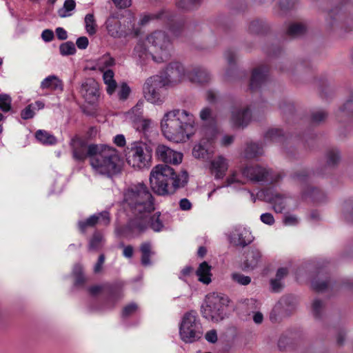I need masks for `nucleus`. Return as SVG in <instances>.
Returning <instances> with one entry per match:
<instances>
[{"instance_id":"nucleus-38","label":"nucleus","mask_w":353,"mask_h":353,"mask_svg":"<svg viewBox=\"0 0 353 353\" xmlns=\"http://www.w3.org/2000/svg\"><path fill=\"white\" fill-rule=\"evenodd\" d=\"M103 238L101 234H94L90 243V250H98L103 245Z\"/></svg>"},{"instance_id":"nucleus-62","label":"nucleus","mask_w":353,"mask_h":353,"mask_svg":"<svg viewBox=\"0 0 353 353\" xmlns=\"http://www.w3.org/2000/svg\"><path fill=\"white\" fill-rule=\"evenodd\" d=\"M133 248L131 245H128L123 248V256L126 258H131L133 255Z\"/></svg>"},{"instance_id":"nucleus-43","label":"nucleus","mask_w":353,"mask_h":353,"mask_svg":"<svg viewBox=\"0 0 353 353\" xmlns=\"http://www.w3.org/2000/svg\"><path fill=\"white\" fill-rule=\"evenodd\" d=\"M263 80V76L262 73L259 70L254 71L250 83L251 88L253 89L255 86H256L259 82L262 81Z\"/></svg>"},{"instance_id":"nucleus-49","label":"nucleus","mask_w":353,"mask_h":353,"mask_svg":"<svg viewBox=\"0 0 353 353\" xmlns=\"http://www.w3.org/2000/svg\"><path fill=\"white\" fill-rule=\"evenodd\" d=\"M327 117V114L323 111H319L313 114L312 120L314 122L319 123L323 121Z\"/></svg>"},{"instance_id":"nucleus-17","label":"nucleus","mask_w":353,"mask_h":353,"mask_svg":"<svg viewBox=\"0 0 353 353\" xmlns=\"http://www.w3.org/2000/svg\"><path fill=\"white\" fill-rule=\"evenodd\" d=\"M110 223V215L108 212H103L90 216L86 221L79 222V225L82 231H84L88 226H94L97 223L107 225Z\"/></svg>"},{"instance_id":"nucleus-10","label":"nucleus","mask_w":353,"mask_h":353,"mask_svg":"<svg viewBox=\"0 0 353 353\" xmlns=\"http://www.w3.org/2000/svg\"><path fill=\"white\" fill-rule=\"evenodd\" d=\"M155 152L158 159L165 163L178 165L182 162L183 154L165 145H158Z\"/></svg>"},{"instance_id":"nucleus-34","label":"nucleus","mask_w":353,"mask_h":353,"mask_svg":"<svg viewBox=\"0 0 353 353\" xmlns=\"http://www.w3.org/2000/svg\"><path fill=\"white\" fill-rule=\"evenodd\" d=\"M11 97L6 94H0V109L3 112H8L11 109Z\"/></svg>"},{"instance_id":"nucleus-37","label":"nucleus","mask_w":353,"mask_h":353,"mask_svg":"<svg viewBox=\"0 0 353 353\" xmlns=\"http://www.w3.org/2000/svg\"><path fill=\"white\" fill-rule=\"evenodd\" d=\"M130 93V88L126 83H122L118 89L117 97L119 100L125 101Z\"/></svg>"},{"instance_id":"nucleus-41","label":"nucleus","mask_w":353,"mask_h":353,"mask_svg":"<svg viewBox=\"0 0 353 353\" xmlns=\"http://www.w3.org/2000/svg\"><path fill=\"white\" fill-rule=\"evenodd\" d=\"M82 272V268L79 265H77L74 268V274L76 276L75 279V284L79 285L84 282V278L81 274Z\"/></svg>"},{"instance_id":"nucleus-51","label":"nucleus","mask_w":353,"mask_h":353,"mask_svg":"<svg viewBox=\"0 0 353 353\" xmlns=\"http://www.w3.org/2000/svg\"><path fill=\"white\" fill-rule=\"evenodd\" d=\"M165 14L164 11L159 12L157 14H150V15H145L143 17L141 20L142 23H145L150 21V19H153L154 18L157 19H161L163 17V15Z\"/></svg>"},{"instance_id":"nucleus-32","label":"nucleus","mask_w":353,"mask_h":353,"mask_svg":"<svg viewBox=\"0 0 353 353\" xmlns=\"http://www.w3.org/2000/svg\"><path fill=\"white\" fill-rule=\"evenodd\" d=\"M305 32V27L303 24L295 23L291 25L288 30V34L292 37H297Z\"/></svg>"},{"instance_id":"nucleus-45","label":"nucleus","mask_w":353,"mask_h":353,"mask_svg":"<svg viewBox=\"0 0 353 353\" xmlns=\"http://www.w3.org/2000/svg\"><path fill=\"white\" fill-rule=\"evenodd\" d=\"M312 286L315 290L321 292L327 288V283L325 281L320 282L319 281H313L312 283Z\"/></svg>"},{"instance_id":"nucleus-14","label":"nucleus","mask_w":353,"mask_h":353,"mask_svg":"<svg viewBox=\"0 0 353 353\" xmlns=\"http://www.w3.org/2000/svg\"><path fill=\"white\" fill-rule=\"evenodd\" d=\"M228 167V161L219 156L210 162V170L216 179H221L225 176Z\"/></svg>"},{"instance_id":"nucleus-15","label":"nucleus","mask_w":353,"mask_h":353,"mask_svg":"<svg viewBox=\"0 0 353 353\" xmlns=\"http://www.w3.org/2000/svg\"><path fill=\"white\" fill-rule=\"evenodd\" d=\"M230 243L236 246L245 247L252 242V236L249 230L239 228L234 229L230 237Z\"/></svg>"},{"instance_id":"nucleus-31","label":"nucleus","mask_w":353,"mask_h":353,"mask_svg":"<svg viewBox=\"0 0 353 353\" xmlns=\"http://www.w3.org/2000/svg\"><path fill=\"white\" fill-rule=\"evenodd\" d=\"M59 51L61 55L68 56L74 54L76 52V48L72 42L68 41L60 45Z\"/></svg>"},{"instance_id":"nucleus-2","label":"nucleus","mask_w":353,"mask_h":353,"mask_svg":"<svg viewBox=\"0 0 353 353\" xmlns=\"http://www.w3.org/2000/svg\"><path fill=\"white\" fill-rule=\"evenodd\" d=\"M161 129L168 141L185 142L195 133L194 117L183 109L168 111L161 120Z\"/></svg>"},{"instance_id":"nucleus-64","label":"nucleus","mask_w":353,"mask_h":353,"mask_svg":"<svg viewBox=\"0 0 353 353\" xmlns=\"http://www.w3.org/2000/svg\"><path fill=\"white\" fill-rule=\"evenodd\" d=\"M339 155L336 154H331L328 157L327 163L330 165H334L339 160Z\"/></svg>"},{"instance_id":"nucleus-42","label":"nucleus","mask_w":353,"mask_h":353,"mask_svg":"<svg viewBox=\"0 0 353 353\" xmlns=\"http://www.w3.org/2000/svg\"><path fill=\"white\" fill-rule=\"evenodd\" d=\"M246 154L249 157H254L261 154L259 145L256 143H251L246 148Z\"/></svg>"},{"instance_id":"nucleus-44","label":"nucleus","mask_w":353,"mask_h":353,"mask_svg":"<svg viewBox=\"0 0 353 353\" xmlns=\"http://www.w3.org/2000/svg\"><path fill=\"white\" fill-rule=\"evenodd\" d=\"M137 308L138 307L135 303H130L123 308L122 314L123 316H128L134 314L137 310Z\"/></svg>"},{"instance_id":"nucleus-26","label":"nucleus","mask_w":353,"mask_h":353,"mask_svg":"<svg viewBox=\"0 0 353 353\" xmlns=\"http://www.w3.org/2000/svg\"><path fill=\"white\" fill-rule=\"evenodd\" d=\"M261 259V253L257 250H250L246 254L245 266L247 268L253 269L258 265Z\"/></svg>"},{"instance_id":"nucleus-7","label":"nucleus","mask_w":353,"mask_h":353,"mask_svg":"<svg viewBox=\"0 0 353 353\" xmlns=\"http://www.w3.org/2000/svg\"><path fill=\"white\" fill-rule=\"evenodd\" d=\"M228 303V297L215 292L208 294L202 305L204 318L212 321L223 319L224 309Z\"/></svg>"},{"instance_id":"nucleus-59","label":"nucleus","mask_w":353,"mask_h":353,"mask_svg":"<svg viewBox=\"0 0 353 353\" xmlns=\"http://www.w3.org/2000/svg\"><path fill=\"white\" fill-rule=\"evenodd\" d=\"M104 261H105L104 255L103 254H101L99 256V257L98 262L94 265V270L95 272H99L101 271V268H102V265L103 264Z\"/></svg>"},{"instance_id":"nucleus-50","label":"nucleus","mask_w":353,"mask_h":353,"mask_svg":"<svg viewBox=\"0 0 353 353\" xmlns=\"http://www.w3.org/2000/svg\"><path fill=\"white\" fill-rule=\"evenodd\" d=\"M41 37L45 41L49 42L53 39L54 33L52 30L46 29L42 32Z\"/></svg>"},{"instance_id":"nucleus-53","label":"nucleus","mask_w":353,"mask_h":353,"mask_svg":"<svg viewBox=\"0 0 353 353\" xmlns=\"http://www.w3.org/2000/svg\"><path fill=\"white\" fill-rule=\"evenodd\" d=\"M112 1L119 8H128L131 5V0H112Z\"/></svg>"},{"instance_id":"nucleus-35","label":"nucleus","mask_w":353,"mask_h":353,"mask_svg":"<svg viewBox=\"0 0 353 353\" xmlns=\"http://www.w3.org/2000/svg\"><path fill=\"white\" fill-rule=\"evenodd\" d=\"M153 122L150 119L141 118L137 122V129L144 132H149L152 128Z\"/></svg>"},{"instance_id":"nucleus-61","label":"nucleus","mask_w":353,"mask_h":353,"mask_svg":"<svg viewBox=\"0 0 353 353\" xmlns=\"http://www.w3.org/2000/svg\"><path fill=\"white\" fill-rule=\"evenodd\" d=\"M140 249L142 254H151V246L149 243H143Z\"/></svg>"},{"instance_id":"nucleus-4","label":"nucleus","mask_w":353,"mask_h":353,"mask_svg":"<svg viewBox=\"0 0 353 353\" xmlns=\"http://www.w3.org/2000/svg\"><path fill=\"white\" fill-rule=\"evenodd\" d=\"M172 43L161 31L154 32L139 41L134 48L135 54L141 59L152 57L157 63L167 61L170 56Z\"/></svg>"},{"instance_id":"nucleus-48","label":"nucleus","mask_w":353,"mask_h":353,"mask_svg":"<svg viewBox=\"0 0 353 353\" xmlns=\"http://www.w3.org/2000/svg\"><path fill=\"white\" fill-rule=\"evenodd\" d=\"M89 41L86 37H81L76 41L77 46L79 49H85L88 46Z\"/></svg>"},{"instance_id":"nucleus-20","label":"nucleus","mask_w":353,"mask_h":353,"mask_svg":"<svg viewBox=\"0 0 353 353\" xmlns=\"http://www.w3.org/2000/svg\"><path fill=\"white\" fill-rule=\"evenodd\" d=\"M211 269V266L207 262L201 263L196 271L198 280L204 284H209L212 281Z\"/></svg>"},{"instance_id":"nucleus-19","label":"nucleus","mask_w":353,"mask_h":353,"mask_svg":"<svg viewBox=\"0 0 353 353\" xmlns=\"http://www.w3.org/2000/svg\"><path fill=\"white\" fill-rule=\"evenodd\" d=\"M41 88L48 90H62L63 83L61 80L55 75H50L45 78L41 83Z\"/></svg>"},{"instance_id":"nucleus-13","label":"nucleus","mask_w":353,"mask_h":353,"mask_svg":"<svg viewBox=\"0 0 353 353\" xmlns=\"http://www.w3.org/2000/svg\"><path fill=\"white\" fill-rule=\"evenodd\" d=\"M242 174L252 181L259 182L268 180L269 172L265 168L259 165H252L245 168Z\"/></svg>"},{"instance_id":"nucleus-8","label":"nucleus","mask_w":353,"mask_h":353,"mask_svg":"<svg viewBox=\"0 0 353 353\" xmlns=\"http://www.w3.org/2000/svg\"><path fill=\"white\" fill-rule=\"evenodd\" d=\"M126 160L130 166L141 170L150 165L151 154L145 146L136 143L128 151Z\"/></svg>"},{"instance_id":"nucleus-54","label":"nucleus","mask_w":353,"mask_h":353,"mask_svg":"<svg viewBox=\"0 0 353 353\" xmlns=\"http://www.w3.org/2000/svg\"><path fill=\"white\" fill-rule=\"evenodd\" d=\"M205 339L210 343H215L217 341V334L215 330L208 332L205 334Z\"/></svg>"},{"instance_id":"nucleus-29","label":"nucleus","mask_w":353,"mask_h":353,"mask_svg":"<svg viewBox=\"0 0 353 353\" xmlns=\"http://www.w3.org/2000/svg\"><path fill=\"white\" fill-rule=\"evenodd\" d=\"M76 3L74 0H65L63 6L58 10V14L61 18L68 17L72 15V11L74 10Z\"/></svg>"},{"instance_id":"nucleus-40","label":"nucleus","mask_w":353,"mask_h":353,"mask_svg":"<svg viewBox=\"0 0 353 353\" xmlns=\"http://www.w3.org/2000/svg\"><path fill=\"white\" fill-rule=\"evenodd\" d=\"M34 116L33 104L28 105L25 109L21 112V117L23 119H32Z\"/></svg>"},{"instance_id":"nucleus-22","label":"nucleus","mask_w":353,"mask_h":353,"mask_svg":"<svg viewBox=\"0 0 353 353\" xmlns=\"http://www.w3.org/2000/svg\"><path fill=\"white\" fill-rule=\"evenodd\" d=\"M106 28L109 34L114 38L122 37L123 32L121 29V23L114 17L109 18L106 21Z\"/></svg>"},{"instance_id":"nucleus-1","label":"nucleus","mask_w":353,"mask_h":353,"mask_svg":"<svg viewBox=\"0 0 353 353\" xmlns=\"http://www.w3.org/2000/svg\"><path fill=\"white\" fill-rule=\"evenodd\" d=\"M74 157L83 160L88 157L93 171L97 174L111 176L118 174L121 168V159L119 152L105 145H90L87 154L74 150Z\"/></svg>"},{"instance_id":"nucleus-58","label":"nucleus","mask_w":353,"mask_h":353,"mask_svg":"<svg viewBox=\"0 0 353 353\" xmlns=\"http://www.w3.org/2000/svg\"><path fill=\"white\" fill-rule=\"evenodd\" d=\"M281 279H275L271 281L272 288L274 292H279L282 288Z\"/></svg>"},{"instance_id":"nucleus-16","label":"nucleus","mask_w":353,"mask_h":353,"mask_svg":"<svg viewBox=\"0 0 353 353\" xmlns=\"http://www.w3.org/2000/svg\"><path fill=\"white\" fill-rule=\"evenodd\" d=\"M81 93L88 103H94L99 97L97 83L94 80L87 81L82 84Z\"/></svg>"},{"instance_id":"nucleus-30","label":"nucleus","mask_w":353,"mask_h":353,"mask_svg":"<svg viewBox=\"0 0 353 353\" xmlns=\"http://www.w3.org/2000/svg\"><path fill=\"white\" fill-rule=\"evenodd\" d=\"M85 28L89 35H94L97 32V25L93 14H88L85 17Z\"/></svg>"},{"instance_id":"nucleus-56","label":"nucleus","mask_w":353,"mask_h":353,"mask_svg":"<svg viewBox=\"0 0 353 353\" xmlns=\"http://www.w3.org/2000/svg\"><path fill=\"white\" fill-rule=\"evenodd\" d=\"M55 32L57 38L60 40H65L68 37L67 32L63 28H57Z\"/></svg>"},{"instance_id":"nucleus-60","label":"nucleus","mask_w":353,"mask_h":353,"mask_svg":"<svg viewBox=\"0 0 353 353\" xmlns=\"http://www.w3.org/2000/svg\"><path fill=\"white\" fill-rule=\"evenodd\" d=\"M211 116V110L208 108H205L200 112V117L202 120H207Z\"/></svg>"},{"instance_id":"nucleus-57","label":"nucleus","mask_w":353,"mask_h":353,"mask_svg":"<svg viewBox=\"0 0 353 353\" xmlns=\"http://www.w3.org/2000/svg\"><path fill=\"white\" fill-rule=\"evenodd\" d=\"M284 223L287 225H292L298 223V219L294 216L288 215L285 216Z\"/></svg>"},{"instance_id":"nucleus-21","label":"nucleus","mask_w":353,"mask_h":353,"mask_svg":"<svg viewBox=\"0 0 353 353\" xmlns=\"http://www.w3.org/2000/svg\"><path fill=\"white\" fill-rule=\"evenodd\" d=\"M188 79L194 83H205L209 79L210 76L206 70L203 68H195L188 73Z\"/></svg>"},{"instance_id":"nucleus-52","label":"nucleus","mask_w":353,"mask_h":353,"mask_svg":"<svg viewBox=\"0 0 353 353\" xmlns=\"http://www.w3.org/2000/svg\"><path fill=\"white\" fill-rule=\"evenodd\" d=\"M113 141L114 144L119 147H123L126 143L125 137L123 134H117L115 136Z\"/></svg>"},{"instance_id":"nucleus-3","label":"nucleus","mask_w":353,"mask_h":353,"mask_svg":"<svg viewBox=\"0 0 353 353\" xmlns=\"http://www.w3.org/2000/svg\"><path fill=\"white\" fill-rule=\"evenodd\" d=\"M188 181L187 172L176 174L168 165L158 164L150 171L149 181L152 190L157 194L165 196L174 194L184 187Z\"/></svg>"},{"instance_id":"nucleus-27","label":"nucleus","mask_w":353,"mask_h":353,"mask_svg":"<svg viewBox=\"0 0 353 353\" xmlns=\"http://www.w3.org/2000/svg\"><path fill=\"white\" fill-rule=\"evenodd\" d=\"M35 136L37 140L43 144L53 145L57 142V139L52 134L45 130H37Z\"/></svg>"},{"instance_id":"nucleus-5","label":"nucleus","mask_w":353,"mask_h":353,"mask_svg":"<svg viewBox=\"0 0 353 353\" xmlns=\"http://www.w3.org/2000/svg\"><path fill=\"white\" fill-rule=\"evenodd\" d=\"M124 201L136 214L150 212L154 209L152 196L143 183L130 186L125 192Z\"/></svg>"},{"instance_id":"nucleus-25","label":"nucleus","mask_w":353,"mask_h":353,"mask_svg":"<svg viewBox=\"0 0 353 353\" xmlns=\"http://www.w3.org/2000/svg\"><path fill=\"white\" fill-rule=\"evenodd\" d=\"M242 176L235 170L230 171L223 187L239 188L244 184Z\"/></svg>"},{"instance_id":"nucleus-39","label":"nucleus","mask_w":353,"mask_h":353,"mask_svg":"<svg viewBox=\"0 0 353 353\" xmlns=\"http://www.w3.org/2000/svg\"><path fill=\"white\" fill-rule=\"evenodd\" d=\"M197 1L198 0H179L176 5L179 8L190 10L196 6Z\"/></svg>"},{"instance_id":"nucleus-9","label":"nucleus","mask_w":353,"mask_h":353,"mask_svg":"<svg viewBox=\"0 0 353 353\" xmlns=\"http://www.w3.org/2000/svg\"><path fill=\"white\" fill-rule=\"evenodd\" d=\"M165 85V81L161 76L156 75L149 78L143 86L145 98L152 103L161 102L159 89Z\"/></svg>"},{"instance_id":"nucleus-24","label":"nucleus","mask_w":353,"mask_h":353,"mask_svg":"<svg viewBox=\"0 0 353 353\" xmlns=\"http://www.w3.org/2000/svg\"><path fill=\"white\" fill-rule=\"evenodd\" d=\"M115 64L114 59L108 54L99 57L95 64V69L104 72Z\"/></svg>"},{"instance_id":"nucleus-36","label":"nucleus","mask_w":353,"mask_h":353,"mask_svg":"<svg viewBox=\"0 0 353 353\" xmlns=\"http://www.w3.org/2000/svg\"><path fill=\"white\" fill-rule=\"evenodd\" d=\"M273 208L276 212H281L285 206V200L279 194L272 199Z\"/></svg>"},{"instance_id":"nucleus-63","label":"nucleus","mask_w":353,"mask_h":353,"mask_svg":"<svg viewBox=\"0 0 353 353\" xmlns=\"http://www.w3.org/2000/svg\"><path fill=\"white\" fill-rule=\"evenodd\" d=\"M288 273V269L285 268H279L277 270L276 278L278 279H282Z\"/></svg>"},{"instance_id":"nucleus-46","label":"nucleus","mask_w":353,"mask_h":353,"mask_svg":"<svg viewBox=\"0 0 353 353\" xmlns=\"http://www.w3.org/2000/svg\"><path fill=\"white\" fill-rule=\"evenodd\" d=\"M323 303L321 301L317 299L314 300L312 303V310L314 314L319 316L323 309Z\"/></svg>"},{"instance_id":"nucleus-18","label":"nucleus","mask_w":353,"mask_h":353,"mask_svg":"<svg viewBox=\"0 0 353 353\" xmlns=\"http://www.w3.org/2000/svg\"><path fill=\"white\" fill-rule=\"evenodd\" d=\"M251 119L249 110H236L232 112V123L235 127H243L248 124Z\"/></svg>"},{"instance_id":"nucleus-11","label":"nucleus","mask_w":353,"mask_h":353,"mask_svg":"<svg viewBox=\"0 0 353 353\" xmlns=\"http://www.w3.org/2000/svg\"><path fill=\"white\" fill-rule=\"evenodd\" d=\"M142 221L143 223L136 221L133 228L134 232L141 233L144 232L148 228V225L145 224L146 223H150V227L154 232H160L163 228L160 212L155 213L150 218L144 215Z\"/></svg>"},{"instance_id":"nucleus-47","label":"nucleus","mask_w":353,"mask_h":353,"mask_svg":"<svg viewBox=\"0 0 353 353\" xmlns=\"http://www.w3.org/2000/svg\"><path fill=\"white\" fill-rule=\"evenodd\" d=\"M261 220L263 223L268 225H272L274 223V219L270 213L262 214L261 215Z\"/></svg>"},{"instance_id":"nucleus-55","label":"nucleus","mask_w":353,"mask_h":353,"mask_svg":"<svg viewBox=\"0 0 353 353\" xmlns=\"http://www.w3.org/2000/svg\"><path fill=\"white\" fill-rule=\"evenodd\" d=\"M179 206L182 210H189L192 208V203L188 199H182L179 201Z\"/></svg>"},{"instance_id":"nucleus-6","label":"nucleus","mask_w":353,"mask_h":353,"mask_svg":"<svg viewBox=\"0 0 353 353\" xmlns=\"http://www.w3.org/2000/svg\"><path fill=\"white\" fill-rule=\"evenodd\" d=\"M202 334V326L196 313L194 311L185 313L179 324L181 339L185 343H193L199 340Z\"/></svg>"},{"instance_id":"nucleus-33","label":"nucleus","mask_w":353,"mask_h":353,"mask_svg":"<svg viewBox=\"0 0 353 353\" xmlns=\"http://www.w3.org/2000/svg\"><path fill=\"white\" fill-rule=\"evenodd\" d=\"M231 277L233 281L242 285H247L251 282V278L250 276H245L241 273H232Z\"/></svg>"},{"instance_id":"nucleus-23","label":"nucleus","mask_w":353,"mask_h":353,"mask_svg":"<svg viewBox=\"0 0 353 353\" xmlns=\"http://www.w3.org/2000/svg\"><path fill=\"white\" fill-rule=\"evenodd\" d=\"M114 76L112 70H107L103 74V79L106 85V91L109 95L113 94L117 88V83L114 79Z\"/></svg>"},{"instance_id":"nucleus-12","label":"nucleus","mask_w":353,"mask_h":353,"mask_svg":"<svg viewBox=\"0 0 353 353\" xmlns=\"http://www.w3.org/2000/svg\"><path fill=\"white\" fill-rule=\"evenodd\" d=\"M167 83H179L185 79L183 66L179 63H172L166 68Z\"/></svg>"},{"instance_id":"nucleus-28","label":"nucleus","mask_w":353,"mask_h":353,"mask_svg":"<svg viewBox=\"0 0 353 353\" xmlns=\"http://www.w3.org/2000/svg\"><path fill=\"white\" fill-rule=\"evenodd\" d=\"M212 154V152L209 151L201 143L196 144L192 150V154L196 159H208Z\"/></svg>"}]
</instances>
